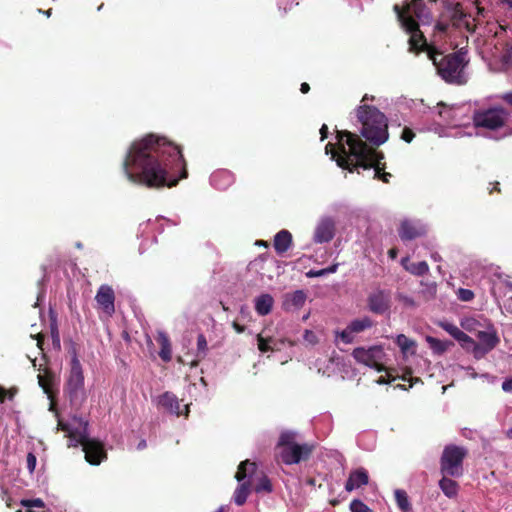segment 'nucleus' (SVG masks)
<instances>
[{
	"mask_svg": "<svg viewBox=\"0 0 512 512\" xmlns=\"http://www.w3.org/2000/svg\"><path fill=\"white\" fill-rule=\"evenodd\" d=\"M123 169L129 181L151 189L172 188L188 177L180 146L153 133L131 143Z\"/></svg>",
	"mask_w": 512,
	"mask_h": 512,
	"instance_id": "1",
	"label": "nucleus"
},
{
	"mask_svg": "<svg viewBox=\"0 0 512 512\" xmlns=\"http://www.w3.org/2000/svg\"><path fill=\"white\" fill-rule=\"evenodd\" d=\"M428 31L418 30V56L431 61L436 67L439 76L447 83L463 85L468 82L469 74L466 70L469 63L467 51L461 48L455 53L442 56L445 43V27L436 26L430 39Z\"/></svg>",
	"mask_w": 512,
	"mask_h": 512,
	"instance_id": "2",
	"label": "nucleus"
},
{
	"mask_svg": "<svg viewBox=\"0 0 512 512\" xmlns=\"http://www.w3.org/2000/svg\"><path fill=\"white\" fill-rule=\"evenodd\" d=\"M339 156L336 159L338 166L354 172L358 168L374 169V178L389 183L392 176L385 172L386 165L382 160L384 155L367 145L359 135L347 130H338L336 134Z\"/></svg>",
	"mask_w": 512,
	"mask_h": 512,
	"instance_id": "3",
	"label": "nucleus"
},
{
	"mask_svg": "<svg viewBox=\"0 0 512 512\" xmlns=\"http://www.w3.org/2000/svg\"><path fill=\"white\" fill-rule=\"evenodd\" d=\"M430 113L436 125L433 129L440 136L464 137L474 135L475 127H472L470 123L473 113L470 104L461 103L446 106L443 103H438L437 107L432 109ZM428 129L431 130L432 128L429 127Z\"/></svg>",
	"mask_w": 512,
	"mask_h": 512,
	"instance_id": "4",
	"label": "nucleus"
},
{
	"mask_svg": "<svg viewBox=\"0 0 512 512\" xmlns=\"http://www.w3.org/2000/svg\"><path fill=\"white\" fill-rule=\"evenodd\" d=\"M57 427L65 432V436L70 439L68 447L82 446L85 453V460L91 465H99L107 458V453L101 441L89 437L88 421L73 417L70 422L58 420Z\"/></svg>",
	"mask_w": 512,
	"mask_h": 512,
	"instance_id": "5",
	"label": "nucleus"
},
{
	"mask_svg": "<svg viewBox=\"0 0 512 512\" xmlns=\"http://www.w3.org/2000/svg\"><path fill=\"white\" fill-rule=\"evenodd\" d=\"M510 113L502 106L478 107L472 113V127L484 129L483 136L499 140L508 135ZM477 135V131L474 132Z\"/></svg>",
	"mask_w": 512,
	"mask_h": 512,
	"instance_id": "6",
	"label": "nucleus"
},
{
	"mask_svg": "<svg viewBox=\"0 0 512 512\" xmlns=\"http://www.w3.org/2000/svg\"><path fill=\"white\" fill-rule=\"evenodd\" d=\"M356 116L361 123V135L373 146H380L388 139V124L386 116L375 106L360 105Z\"/></svg>",
	"mask_w": 512,
	"mask_h": 512,
	"instance_id": "7",
	"label": "nucleus"
},
{
	"mask_svg": "<svg viewBox=\"0 0 512 512\" xmlns=\"http://www.w3.org/2000/svg\"><path fill=\"white\" fill-rule=\"evenodd\" d=\"M297 434L293 431H283L275 447V459L286 465L307 461L313 453L314 445L296 441Z\"/></svg>",
	"mask_w": 512,
	"mask_h": 512,
	"instance_id": "8",
	"label": "nucleus"
},
{
	"mask_svg": "<svg viewBox=\"0 0 512 512\" xmlns=\"http://www.w3.org/2000/svg\"><path fill=\"white\" fill-rule=\"evenodd\" d=\"M66 392L68 394L71 405L74 407H81L86 400L83 369L75 348H73L72 351L70 373L66 384Z\"/></svg>",
	"mask_w": 512,
	"mask_h": 512,
	"instance_id": "9",
	"label": "nucleus"
},
{
	"mask_svg": "<svg viewBox=\"0 0 512 512\" xmlns=\"http://www.w3.org/2000/svg\"><path fill=\"white\" fill-rule=\"evenodd\" d=\"M393 10L401 27L410 34L409 51L416 53V0H404L395 4Z\"/></svg>",
	"mask_w": 512,
	"mask_h": 512,
	"instance_id": "10",
	"label": "nucleus"
},
{
	"mask_svg": "<svg viewBox=\"0 0 512 512\" xmlns=\"http://www.w3.org/2000/svg\"><path fill=\"white\" fill-rule=\"evenodd\" d=\"M467 454L464 447L448 445L441 457V471L443 475L460 477L463 474V460Z\"/></svg>",
	"mask_w": 512,
	"mask_h": 512,
	"instance_id": "11",
	"label": "nucleus"
},
{
	"mask_svg": "<svg viewBox=\"0 0 512 512\" xmlns=\"http://www.w3.org/2000/svg\"><path fill=\"white\" fill-rule=\"evenodd\" d=\"M352 356L358 363L374 368L378 372L386 370L382 363L385 353L381 346H372L368 349L357 347L353 350Z\"/></svg>",
	"mask_w": 512,
	"mask_h": 512,
	"instance_id": "12",
	"label": "nucleus"
},
{
	"mask_svg": "<svg viewBox=\"0 0 512 512\" xmlns=\"http://www.w3.org/2000/svg\"><path fill=\"white\" fill-rule=\"evenodd\" d=\"M477 339L478 345L474 347V354L476 357H480L491 350H493L499 343V337L493 328H489L484 331H478Z\"/></svg>",
	"mask_w": 512,
	"mask_h": 512,
	"instance_id": "13",
	"label": "nucleus"
},
{
	"mask_svg": "<svg viewBox=\"0 0 512 512\" xmlns=\"http://www.w3.org/2000/svg\"><path fill=\"white\" fill-rule=\"evenodd\" d=\"M336 232L335 221L331 217L321 218L315 227L313 241L317 244L330 242Z\"/></svg>",
	"mask_w": 512,
	"mask_h": 512,
	"instance_id": "14",
	"label": "nucleus"
},
{
	"mask_svg": "<svg viewBox=\"0 0 512 512\" xmlns=\"http://www.w3.org/2000/svg\"><path fill=\"white\" fill-rule=\"evenodd\" d=\"M433 21L431 12L423 5L422 0H418V30L420 32L428 31L427 37L431 38L436 26L443 25L445 27V37L447 36L448 25L443 22H436L433 27H430Z\"/></svg>",
	"mask_w": 512,
	"mask_h": 512,
	"instance_id": "15",
	"label": "nucleus"
},
{
	"mask_svg": "<svg viewBox=\"0 0 512 512\" xmlns=\"http://www.w3.org/2000/svg\"><path fill=\"white\" fill-rule=\"evenodd\" d=\"M95 300L108 316H112L115 312V294L110 286L101 285L96 293Z\"/></svg>",
	"mask_w": 512,
	"mask_h": 512,
	"instance_id": "16",
	"label": "nucleus"
},
{
	"mask_svg": "<svg viewBox=\"0 0 512 512\" xmlns=\"http://www.w3.org/2000/svg\"><path fill=\"white\" fill-rule=\"evenodd\" d=\"M369 483V474L363 467L352 470L345 483V490L351 492Z\"/></svg>",
	"mask_w": 512,
	"mask_h": 512,
	"instance_id": "17",
	"label": "nucleus"
},
{
	"mask_svg": "<svg viewBox=\"0 0 512 512\" xmlns=\"http://www.w3.org/2000/svg\"><path fill=\"white\" fill-rule=\"evenodd\" d=\"M369 309L376 314L385 313L390 305H389V295L384 291H377L372 293L368 298Z\"/></svg>",
	"mask_w": 512,
	"mask_h": 512,
	"instance_id": "18",
	"label": "nucleus"
},
{
	"mask_svg": "<svg viewBox=\"0 0 512 512\" xmlns=\"http://www.w3.org/2000/svg\"><path fill=\"white\" fill-rule=\"evenodd\" d=\"M292 244H293L292 234L286 229L280 230L274 236L273 247L275 249V252L279 256L284 255L290 249Z\"/></svg>",
	"mask_w": 512,
	"mask_h": 512,
	"instance_id": "19",
	"label": "nucleus"
},
{
	"mask_svg": "<svg viewBox=\"0 0 512 512\" xmlns=\"http://www.w3.org/2000/svg\"><path fill=\"white\" fill-rule=\"evenodd\" d=\"M212 185L219 189L225 190L234 183V174L229 170H218L211 175Z\"/></svg>",
	"mask_w": 512,
	"mask_h": 512,
	"instance_id": "20",
	"label": "nucleus"
},
{
	"mask_svg": "<svg viewBox=\"0 0 512 512\" xmlns=\"http://www.w3.org/2000/svg\"><path fill=\"white\" fill-rule=\"evenodd\" d=\"M158 404L169 413L177 416L181 415L179 400L176 395L171 392H165L159 396Z\"/></svg>",
	"mask_w": 512,
	"mask_h": 512,
	"instance_id": "21",
	"label": "nucleus"
},
{
	"mask_svg": "<svg viewBox=\"0 0 512 512\" xmlns=\"http://www.w3.org/2000/svg\"><path fill=\"white\" fill-rule=\"evenodd\" d=\"M442 327L450 336L462 344L473 343V339L463 332L460 328L450 322H441Z\"/></svg>",
	"mask_w": 512,
	"mask_h": 512,
	"instance_id": "22",
	"label": "nucleus"
},
{
	"mask_svg": "<svg viewBox=\"0 0 512 512\" xmlns=\"http://www.w3.org/2000/svg\"><path fill=\"white\" fill-rule=\"evenodd\" d=\"M274 299L270 294H261L255 299V311L260 316L268 315L273 308Z\"/></svg>",
	"mask_w": 512,
	"mask_h": 512,
	"instance_id": "23",
	"label": "nucleus"
},
{
	"mask_svg": "<svg viewBox=\"0 0 512 512\" xmlns=\"http://www.w3.org/2000/svg\"><path fill=\"white\" fill-rule=\"evenodd\" d=\"M156 341L160 345V358L164 362H170L172 359V348L168 335L165 332H159Z\"/></svg>",
	"mask_w": 512,
	"mask_h": 512,
	"instance_id": "24",
	"label": "nucleus"
},
{
	"mask_svg": "<svg viewBox=\"0 0 512 512\" xmlns=\"http://www.w3.org/2000/svg\"><path fill=\"white\" fill-rule=\"evenodd\" d=\"M306 300V294L302 290H296L291 294H287L285 297L284 305L287 308H300L304 305Z\"/></svg>",
	"mask_w": 512,
	"mask_h": 512,
	"instance_id": "25",
	"label": "nucleus"
},
{
	"mask_svg": "<svg viewBox=\"0 0 512 512\" xmlns=\"http://www.w3.org/2000/svg\"><path fill=\"white\" fill-rule=\"evenodd\" d=\"M448 475H444L443 478L439 481V486L442 492L449 498L456 497L458 494L459 486L456 481L447 477Z\"/></svg>",
	"mask_w": 512,
	"mask_h": 512,
	"instance_id": "26",
	"label": "nucleus"
},
{
	"mask_svg": "<svg viewBox=\"0 0 512 512\" xmlns=\"http://www.w3.org/2000/svg\"><path fill=\"white\" fill-rule=\"evenodd\" d=\"M257 465L255 462H251L250 460L242 461L237 469L235 474V478L237 481H243L247 476L254 474L256 472Z\"/></svg>",
	"mask_w": 512,
	"mask_h": 512,
	"instance_id": "27",
	"label": "nucleus"
},
{
	"mask_svg": "<svg viewBox=\"0 0 512 512\" xmlns=\"http://www.w3.org/2000/svg\"><path fill=\"white\" fill-rule=\"evenodd\" d=\"M399 237L402 241H410L416 237V228L412 221L404 220L398 229Z\"/></svg>",
	"mask_w": 512,
	"mask_h": 512,
	"instance_id": "28",
	"label": "nucleus"
},
{
	"mask_svg": "<svg viewBox=\"0 0 512 512\" xmlns=\"http://www.w3.org/2000/svg\"><path fill=\"white\" fill-rule=\"evenodd\" d=\"M38 383H39V386L43 389V391L49 397H52L53 384H54L53 373L48 370H45V372L43 374L38 375Z\"/></svg>",
	"mask_w": 512,
	"mask_h": 512,
	"instance_id": "29",
	"label": "nucleus"
},
{
	"mask_svg": "<svg viewBox=\"0 0 512 512\" xmlns=\"http://www.w3.org/2000/svg\"><path fill=\"white\" fill-rule=\"evenodd\" d=\"M250 494V482L241 483L234 492V502L238 506L245 504L248 495Z\"/></svg>",
	"mask_w": 512,
	"mask_h": 512,
	"instance_id": "30",
	"label": "nucleus"
},
{
	"mask_svg": "<svg viewBox=\"0 0 512 512\" xmlns=\"http://www.w3.org/2000/svg\"><path fill=\"white\" fill-rule=\"evenodd\" d=\"M395 500L397 503L398 508L402 512H410L412 510V505L409 501L408 495L406 491L402 489L395 490Z\"/></svg>",
	"mask_w": 512,
	"mask_h": 512,
	"instance_id": "31",
	"label": "nucleus"
},
{
	"mask_svg": "<svg viewBox=\"0 0 512 512\" xmlns=\"http://www.w3.org/2000/svg\"><path fill=\"white\" fill-rule=\"evenodd\" d=\"M253 489L256 493H271L273 491V486L268 476L262 474L261 477L255 483Z\"/></svg>",
	"mask_w": 512,
	"mask_h": 512,
	"instance_id": "32",
	"label": "nucleus"
},
{
	"mask_svg": "<svg viewBox=\"0 0 512 512\" xmlns=\"http://www.w3.org/2000/svg\"><path fill=\"white\" fill-rule=\"evenodd\" d=\"M426 340L429 343L430 348L437 354L444 353L448 347L452 345V342L442 341L431 336H427Z\"/></svg>",
	"mask_w": 512,
	"mask_h": 512,
	"instance_id": "33",
	"label": "nucleus"
},
{
	"mask_svg": "<svg viewBox=\"0 0 512 512\" xmlns=\"http://www.w3.org/2000/svg\"><path fill=\"white\" fill-rule=\"evenodd\" d=\"M348 326L354 333H360L365 329L370 328L372 326V321L368 317H364L362 319L353 320Z\"/></svg>",
	"mask_w": 512,
	"mask_h": 512,
	"instance_id": "34",
	"label": "nucleus"
},
{
	"mask_svg": "<svg viewBox=\"0 0 512 512\" xmlns=\"http://www.w3.org/2000/svg\"><path fill=\"white\" fill-rule=\"evenodd\" d=\"M208 351V344L206 337L203 334H199L197 337V352L196 357L198 361L204 359Z\"/></svg>",
	"mask_w": 512,
	"mask_h": 512,
	"instance_id": "35",
	"label": "nucleus"
},
{
	"mask_svg": "<svg viewBox=\"0 0 512 512\" xmlns=\"http://www.w3.org/2000/svg\"><path fill=\"white\" fill-rule=\"evenodd\" d=\"M437 291V285L435 282H421L420 292L426 297H434Z\"/></svg>",
	"mask_w": 512,
	"mask_h": 512,
	"instance_id": "36",
	"label": "nucleus"
},
{
	"mask_svg": "<svg viewBox=\"0 0 512 512\" xmlns=\"http://www.w3.org/2000/svg\"><path fill=\"white\" fill-rule=\"evenodd\" d=\"M272 341H273V339L271 337L264 338L261 334L257 335L258 349L262 353H266V352H269V351H274V348L270 345V343Z\"/></svg>",
	"mask_w": 512,
	"mask_h": 512,
	"instance_id": "37",
	"label": "nucleus"
},
{
	"mask_svg": "<svg viewBox=\"0 0 512 512\" xmlns=\"http://www.w3.org/2000/svg\"><path fill=\"white\" fill-rule=\"evenodd\" d=\"M351 512H373L364 502L354 499L350 503Z\"/></svg>",
	"mask_w": 512,
	"mask_h": 512,
	"instance_id": "38",
	"label": "nucleus"
},
{
	"mask_svg": "<svg viewBox=\"0 0 512 512\" xmlns=\"http://www.w3.org/2000/svg\"><path fill=\"white\" fill-rule=\"evenodd\" d=\"M21 505L26 508H38V509H44L45 504L42 499L36 498V499H23L21 500Z\"/></svg>",
	"mask_w": 512,
	"mask_h": 512,
	"instance_id": "39",
	"label": "nucleus"
},
{
	"mask_svg": "<svg viewBox=\"0 0 512 512\" xmlns=\"http://www.w3.org/2000/svg\"><path fill=\"white\" fill-rule=\"evenodd\" d=\"M396 342L404 354H406L408 352L409 348L413 345V341L409 340L403 334L398 335Z\"/></svg>",
	"mask_w": 512,
	"mask_h": 512,
	"instance_id": "40",
	"label": "nucleus"
},
{
	"mask_svg": "<svg viewBox=\"0 0 512 512\" xmlns=\"http://www.w3.org/2000/svg\"><path fill=\"white\" fill-rule=\"evenodd\" d=\"M354 332L349 326L341 332H336V336L339 337L344 343L349 344L353 342Z\"/></svg>",
	"mask_w": 512,
	"mask_h": 512,
	"instance_id": "41",
	"label": "nucleus"
},
{
	"mask_svg": "<svg viewBox=\"0 0 512 512\" xmlns=\"http://www.w3.org/2000/svg\"><path fill=\"white\" fill-rule=\"evenodd\" d=\"M386 376H381L379 379H378V383L379 384H387V383H392L394 382L397 378H400L397 374H394L395 373V370L394 369H386Z\"/></svg>",
	"mask_w": 512,
	"mask_h": 512,
	"instance_id": "42",
	"label": "nucleus"
},
{
	"mask_svg": "<svg viewBox=\"0 0 512 512\" xmlns=\"http://www.w3.org/2000/svg\"><path fill=\"white\" fill-rule=\"evenodd\" d=\"M457 296H458V299H460L461 301L468 302L474 298V293L470 289L460 288L457 291Z\"/></svg>",
	"mask_w": 512,
	"mask_h": 512,
	"instance_id": "43",
	"label": "nucleus"
},
{
	"mask_svg": "<svg viewBox=\"0 0 512 512\" xmlns=\"http://www.w3.org/2000/svg\"><path fill=\"white\" fill-rule=\"evenodd\" d=\"M36 462H37V459H36V456L34 453L32 452H29L27 454V457H26V467L28 469V471L32 474L35 470V467H36Z\"/></svg>",
	"mask_w": 512,
	"mask_h": 512,
	"instance_id": "44",
	"label": "nucleus"
},
{
	"mask_svg": "<svg viewBox=\"0 0 512 512\" xmlns=\"http://www.w3.org/2000/svg\"><path fill=\"white\" fill-rule=\"evenodd\" d=\"M401 264L405 270L412 274H416V263L412 262L408 256L402 258Z\"/></svg>",
	"mask_w": 512,
	"mask_h": 512,
	"instance_id": "45",
	"label": "nucleus"
},
{
	"mask_svg": "<svg viewBox=\"0 0 512 512\" xmlns=\"http://www.w3.org/2000/svg\"><path fill=\"white\" fill-rule=\"evenodd\" d=\"M414 136L415 134L413 130L407 127L404 128L401 133V138L407 143H410L413 140Z\"/></svg>",
	"mask_w": 512,
	"mask_h": 512,
	"instance_id": "46",
	"label": "nucleus"
},
{
	"mask_svg": "<svg viewBox=\"0 0 512 512\" xmlns=\"http://www.w3.org/2000/svg\"><path fill=\"white\" fill-rule=\"evenodd\" d=\"M0 490H1L2 500L5 501L7 507L11 508L12 507V504H11L12 499L9 496L8 490L4 486H0Z\"/></svg>",
	"mask_w": 512,
	"mask_h": 512,
	"instance_id": "47",
	"label": "nucleus"
},
{
	"mask_svg": "<svg viewBox=\"0 0 512 512\" xmlns=\"http://www.w3.org/2000/svg\"><path fill=\"white\" fill-rule=\"evenodd\" d=\"M0 490H1L2 500L5 501L7 507L11 508L12 507V504H11L12 499L9 496L8 490L4 486H0Z\"/></svg>",
	"mask_w": 512,
	"mask_h": 512,
	"instance_id": "48",
	"label": "nucleus"
},
{
	"mask_svg": "<svg viewBox=\"0 0 512 512\" xmlns=\"http://www.w3.org/2000/svg\"><path fill=\"white\" fill-rule=\"evenodd\" d=\"M498 99L505 102L508 106L512 108V91L505 92L499 96H497Z\"/></svg>",
	"mask_w": 512,
	"mask_h": 512,
	"instance_id": "49",
	"label": "nucleus"
},
{
	"mask_svg": "<svg viewBox=\"0 0 512 512\" xmlns=\"http://www.w3.org/2000/svg\"><path fill=\"white\" fill-rule=\"evenodd\" d=\"M304 339L307 342L312 343V344L317 342V337L314 334V332L311 331V330H305V332H304Z\"/></svg>",
	"mask_w": 512,
	"mask_h": 512,
	"instance_id": "50",
	"label": "nucleus"
},
{
	"mask_svg": "<svg viewBox=\"0 0 512 512\" xmlns=\"http://www.w3.org/2000/svg\"><path fill=\"white\" fill-rule=\"evenodd\" d=\"M429 267L425 261L418 262V276L424 275L428 272Z\"/></svg>",
	"mask_w": 512,
	"mask_h": 512,
	"instance_id": "51",
	"label": "nucleus"
},
{
	"mask_svg": "<svg viewBox=\"0 0 512 512\" xmlns=\"http://www.w3.org/2000/svg\"><path fill=\"white\" fill-rule=\"evenodd\" d=\"M502 389L507 393H512V377L503 381Z\"/></svg>",
	"mask_w": 512,
	"mask_h": 512,
	"instance_id": "52",
	"label": "nucleus"
},
{
	"mask_svg": "<svg viewBox=\"0 0 512 512\" xmlns=\"http://www.w3.org/2000/svg\"><path fill=\"white\" fill-rule=\"evenodd\" d=\"M412 371L409 370L407 371L403 376H401V379L403 381H407L408 382V387L411 388L413 386V378H412Z\"/></svg>",
	"mask_w": 512,
	"mask_h": 512,
	"instance_id": "53",
	"label": "nucleus"
},
{
	"mask_svg": "<svg viewBox=\"0 0 512 512\" xmlns=\"http://www.w3.org/2000/svg\"><path fill=\"white\" fill-rule=\"evenodd\" d=\"M398 298L400 301L404 302L407 305H410V306L414 305V301L412 298H409L401 293L398 294Z\"/></svg>",
	"mask_w": 512,
	"mask_h": 512,
	"instance_id": "54",
	"label": "nucleus"
},
{
	"mask_svg": "<svg viewBox=\"0 0 512 512\" xmlns=\"http://www.w3.org/2000/svg\"><path fill=\"white\" fill-rule=\"evenodd\" d=\"M324 269H320V270H310L308 273H307V276L308 277H321V276H324Z\"/></svg>",
	"mask_w": 512,
	"mask_h": 512,
	"instance_id": "55",
	"label": "nucleus"
},
{
	"mask_svg": "<svg viewBox=\"0 0 512 512\" xmlns=\"http://www.w3.org/2000/svg\"><path fill=\"white\" fill-rule=\"evenodd\" d=\"M321 141H324L328 137V127L326 124H323L320 128Z\"/></svg>",
	"mask_w": 512,
	"mask_h": 512,
	"instance_id": "56",
	"label": "nucleus"
},
{
	"mask_svg": "<svg viewBox=\"0 0 512 512\" xmlns=\"http://www.w3.org/2000/svg\"><path fill=\"white\" fill-rule=\"evenodd\" d=\"M337 268H338V264H333L327 268H324V274L327 275L330 273H335L337 271Z\"/></svg>",
	"mask_w": 512,
	"mask_h": 512,
	"instance_id": "57",
	"label": "nucleus"
},
{
	"mask_svg": "<svg viewBox=\"0 0 512 512\" xmlns=\"http://www.w3.org/2000/svg\"><path fill=\"white\" fill-rule=\"evenodd\" d=\"M232 326L237 333H243L245 330V327L243 325H240L236 321L233 322Z\"/></svg>",
	"mask_w": 512,
	"mask_h": 512,
	"instance_id": "58",
	"label": "nucleus"
},
{
	"mask_svg": "<svg viewBox=\"0 0 512 512\" xmlns=\"http://www.w3.org/2000/svg\"><path fill=\"white\" fill-rule=\"evenodd\" d=\"M300 91L303 93V94H306L310 91V86L308 83L306 82H303L300 86Z\"/></svg>",
	"mask_w": 512,
	"mask_h": 512,
	"instance_id": "59",
	"label": "nucleus"
},
{
	"mask_svg": "<svg viewBox=\"0 0 512 512\" xmlns=\"http://www.w3.org/2000/svg\"><path fill=\"white\" fill-rule=\"evenodd\" d=\"M325 149H326V153H329V152H331V153H332V157H333V158L336 156V153H335V151H334V145H333L332 143H328V144L326 145V148H325Z\"/></svg>",
	"mask_w": 512,
	"mask_h": 512,
	"instance_id": "60",
	"label": "nucleus"
},
{
	"mask_svg": "<svg viewBox=\"0 0 512 512\" xmlns=\"http://www.w3.org/2000/svg\"><path fill=\"white\" fill-rule=\"evenodd\" d=\"M397 254H398V250L397 248H391L389 251H388V255L391 259H395L397 257Z\"/></svg>",
	"mask_w": 512,
	"mask_h": 512,
	"instance_id": "61",
	"label": "nucleus"
},
{
	"mask_svg": "<svg viewBox=\"0 0 512 512\" xmlns=\"http://www.w3.org/2000/svg\"><path fill=\"white\" fill-rule=\"evenodd\" d=\"M6 395H7L6 389L0 386V402H4Z\"/></svg>",
	"mask_w": 512,
	"mask_h": 512,
	"instance_id": "62",
	"label": "nucleus"
},
{
	"mask_svg": "<svg viewBox=\"0 0 512 512\" xmlns=\"http://www.w3.org/2000/svg\"><path fill=\"white\" fill-rule=\"evenodd\" d=\"M430 257L433 259V261L435 262H439L441 261V256L437 253V252H431L430 253Z\"/></svg>",
	"mask_w": 512,
	"mask_h": 512,
	"instance_id": "63",
	"label": "nucleus"
},
{
	"mask_svg": "<svg viewBox=\"0 0 512 512\" xmlns=\"http://www.w3.org/2000/svg\"><path fill=\"white\" fill-rule=\"evenodd\" d=\"M52 335H53V342H57L58 345H60V339H59V336H58V332L57 330L52 331Z\"/></svg>",
	"mask_w": 512,
	"mask_h": 512,
	"instance_id": "64",
	"label": "nucleus"
}]
</instances>
